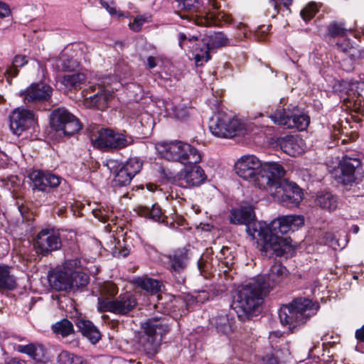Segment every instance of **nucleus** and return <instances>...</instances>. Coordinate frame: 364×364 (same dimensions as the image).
Returning <instances> with one entry per match:
<instances>
[{"label": "nucleus", "instance_id": "20e7f679", "mask_svg": "<svg viewBox=\"0 0 364 364\" xmlns=\"http://www.w3.org/2000/svg\"><path fill=\"white\" fill-rule=\"evenodd\" d=\"M142 328L139 349L152 358L159 353L163 336L170 331V326L165 317H152L144 322Z\"/></svg>", "mask_w": 364, "mask_h": 364}, {"label": "nucleus", "instance_id": "393cba45", "mask_svg": "<svg viewBox=\"0 0 364 364\" xmlns=\"http://www.w3.org/2000/svg\"><path fill=\"white\" fill-rule=\"evenodd\" d=\"M191 21L197 26L210 27L218 26L222 21H228V17L223 13L215 14L204 11L191 14Z\"/></svg>", "mask_w": 364, "mask_h": 364}, {"label": "nucleus", "instance_id": "79ce46f5", "mask_svg": "<svg viewBox=\"0 0 364 364\" xmlns=\"http://www.w3.org/2000/svg\"><path fill=\"white\" fill-rule=\"evenodd\" d=\"M346 33V23L343 21H333L327 26V33L330 38L343 37Z\"/></svg>", "mask_w": 364, "mask_h": 364}, {"label": "nucleus", "instance_id": "49530a36", "mask_svg": "<svg viewBox=\"0 0 364 364\" xmlns=\"http://www.w3.org/2000/svg\"><path fill=\"white\" fill-rule=\"evenodd\" d=\"M318 12V8L314 2L308 4L300 12L301 16L304 21L308 22L312 19Z\"/></svg>", "mask_w": 364, "mask_h": 364}, {"label": "nucleus", "instance_id": "412c9836", "mask_svg": "<svg viewBox=\"0 0 364 364\" xmlns=\"http://www.w3.org/2000/svg\"><path fill=\"white\" fill-rule=\"evenodd\" d=\"M34 121L35 114L33 111L17 108L9 116L10 129L14 134L21 135L33 125Z\"/></svg>", "mask_w": 364, "mask_h": 364}, {"label": "nucleus", "instance_id": "13d9d810", "mask_svg": "<svg viewBox=\"0 0 364 364\" xmlns=\"http://www.w3.org/2000/svg\"><path fill=\"white\" fill-rule=\"evenodd\" d=\"M11 14L9 6L2 1H0V18H4L9 16Z\"/></svg>", "mask_w": 364, "mask_h": 364}, {"label": "nucleus", "instance_id": "338daca9", "mask_svg": "<svg viewBox=\"0 0 364 364\" xmlns=\"http://www.w3.org/2000/svg\"><path fill=\"white\" fill-rule=\"evenodd\" d=\"M197 264H198V269L200 270V272H202L203 271V267H204V265H205V262L203 261L202 257H200L198 259V261L197 262Z\"/></svg>", "mask_w": 364, "mask_h": 364}, {"label": "nucleus", "instance_id": "e433bc0d", "mask_svg": "<svg viewBox=\"0 0 364 364\" xmlns=\"http://www.w3.org/2000/svg\"><path fill=\"white\" fill-rule=\"evenodd\" d=\"M78 63L67 54H61L55 61V66L59 71L72 72L77 67Z\"/></svg>", "mask_w": 364, "mask_h": 364}, {"label": "nucleus", "instance_id": "9b49d317", "mask_svg": "<svg viewBox=\"0 0 364 364\" xmlns=\"http://www.w3.org/2000/svg\"><path fill=\"white\" fill-rule=\"evenodd\" d=\"M242 124L223 111L214 113L209 121L211 133L218 137H232L241 129Z\"/></svg>", "mask_w": 364, "mask_h": 364}, {"label": "nucleus", "instance_id": "a18cd8bd", "mask_svg": "<svg viewBox=\"0 0 364 364\" xmlns=\"http://www.w3.org/2000/svg\"><path fill=\"white\" fill-rule=\"evenodd\" d=\"M58 361L60 364H85L81 356L63 350L58 355Z\"/></svg>", "mask_w": 364, "mask_h": 364}, {"label": "nucleus", "instance_id": "f704fd0d", "mask_svg": "<svg viewBox=\"0 0 364 364\" xmlns=\"http://www.w3.org/2000/svg\"><path fill=\"white\" fill-rule=\"evenodd\" d=\"M28 63V57L25 55H16L14 57L11 64L7 67L9 73L8 82L11 83V79L16 77L19 73V68Z\"/></svg>", "mask_w": 364, "mask_h": 364}, {"label": "nucleus", "instance_id": "c03bdc74", "mask_svg": "<svg viewBox=\"0 0 364 364\" xmlns=\"http://www.w3.org/2000/svg\"><path fill=\"white\" fill-rule=\"evenodd\" d=\"M337 48L338 50H342L346 56L344 58H348L349 61H352L353 64L355 65V63L360 58V52L359 50L350 47L348 45H342L340 43H336Z\"/></svg>", "mask_w": 364, "mask_h": 364}, {"label": "nucleus", "instance_id": "3c124183", "mask_svg": "<svg viewBox=\"0 0 364 364\" xmlns=\"http://www.w3.org/2000/svg\"><path fill=\"white\" fill-rule=\"evenodd\" d=\"M100 4L112 16H117L119 18L125 17V15L122 11L117 10L115 6L109 4L107 1L100 0Z\"/></svg>", "mask_w": 364, "mask_h": 364}, {"label": "nucleus", "instance_id": "e2e57ef3", "mask_svg": "<svg viewBox=\"0 0 364 364\" xmlns=\"http://www.w3.org/2000/svg\"><path fill=\"white\" fill-rule=\"evenodd\" d=\"M157 65L156 58L154 56L147 58V66L149 69H153Z\"/></svg>", "mask_w": 364, "mask_h": 364}, {"label": "nucleus", "instance_id": "69168bd1", "mask_svg": "<svg viewBox=\"0 0 364 364\" xmlns=\"http://www.w3.org/2000/svg\"><path fill=\"white\" fill-rule=\"evenodd\" d=\"M4 77H6L8 80L9 73H7V68L4 70V68L0 67V82L3 81Z\"/></svg>", "mask_w": 364, "mask_h": 364}, {"label": "nucleus", "instance_id": "4c0bfd02", "mask_svg": "<svg viewBox=\"0 0 364 364\" xmlns=\"http://www.w3.org/2000/svg\"><path fill=\"white\" fill-rule=\"evenodd\" d=\"M211 324L217 332L221 334H228L232 330L229 318L226 314L218 315L213 318Z\"/></svg>", "mask_w": 364, "mask_h": 364}, {"label": "nucleus", "instance_id": "473e14b6", "mask_svg": "<svg viewBox=\"0 0 364 364\" xmlns=\"http://www.w3.org/2000/svg\"><path fill=\"white\" fill-rule=\"evenodd\" d=\"M51 330L55 334L60 335L63 338L75 333L73 323L68 318H62L60 321L53 324Z\"/></svg>", "mask_w": 364, "mask_h": 364}, {"label": "nucleus", "instance_id": "0eeeda50", "mask_svg": "<svg viewBox=\"0 0 364 364\" xmlns=\"http://www.w3.org/2000/svg\"><path fill=\"white\" fill-rule=\"evenodd\" d=\"M142 165V161L138 158H130L125 163L113 159L107 162L108 168L114 174V186L119 187L129 185L132 178L141 171Z\"/></svg>", "mask_w": 364, "mask_h": 364}, {"label": "nucleus", "instance_id": "f03ea898", "mask_svg": "<svg viewBox=\"0 0 364 364\" xmlns=\"http://www.w3.org/2000/svg\"><path fill=\"white\" fill-rule=\"evenodd\" d=\"M255 278L239 287L233 296L232 308L241 321L250 320L263 303L268 294Z\"/></svg>", "mask_w": 364, "mask_h": 364}, {"label": "nucleus", "instance_id": "58836bf2", "mask_svg": "<svg viewBox=\"0 0 364 364\" xmlns=\"http://www.w3.org/2000/svg\"><path fill=\"white\" fill-rule=\"evenodd\" d=\"M16 286V281L10 274L9 267L6 265H0V289L12 290Z\"/></svg>", "mask_w": 364, "mask_h": 364}, {"label": "nucleus", "instance_id": "de8ad7c7", "mask_svg": "<svg viewBox=\"0 0 364 364\" xmlns=\"http://www.w3.org/2000/svg\"><path fill=\"white\" fill-rule=\"evenodd\" d=\"M269 3L274 9V13L272 16L274 17L279 13L282 7L289 10V6L292 4L293 0H269Z\"/></svg>", "mask_w": 364, "mask_h": 364}, {"label": "nucleus", "instance_id": "dca6fc26", "mask_svg": "<svg viewBox=\"0 0 364 364\" xmlns=\"http://www.w3.org/2000/svg\"><path fill=\"white\" fill-rule=\"evenodd\" d=\"M284 174L285 171L282 165L275 162L263 164L262 173L258 178L257 186L270 194L282 182L287 181L284 178Z\"/></svg>", "mask_w": 364, "mask_h": 364}, {"label": "nucleus", "instance_id": "09e8293b", "mask_svg": "<svg viewBox=\"0 0 364 364\" xmlns=\"http://www.w3.org/2000/svg\"><path fill=\"white\" fill-rule=\"evenodd\" d=\"M196 41H198V37L196 36H190L188 37L186 34L183 33H180L178 34V46L181 49H185L186 47H193L192 43Z\"/></svg>", "mask_w": 364, "mask_h": 364}, {"label": "nucleus", "instance_id": "4d7b16f0", "mask_svg": "<svg viewBox=\"0 0 364 364\" xmlns=\"http://www.w3.org/2000/svg\"><path fill=\"white\" fill-rule=\"evenodd\" d=\"M228 252H229V248L228 247H223L219 253V255L218 256L219 259H220L222 262L225 264L227 267L232 264V262L230 261H228L227 258L225 257Z\"/></svg>", "mask_w": 364, "mask_h": 364}, {"label": "nucleus", "instance_id": "680f3d73", "mask_svg": "<svg viewBox=\"0 0 364 364\" xmlns=\"http://www.w3.org/2000/svg\"><path fill=\"white\" fill-rule=\"evenodd\" d=\"M355 336L359 343H364V325L355 331Z\"/></svg>", "mask_w": 364, "mask_h": 364}, {"label": "nucleus", "instance_id": "7ed1b4c3", "mask_svg": "<svg viewBox=\"0 0 364 364\" xmlns=\"http://www.w3.org/2000/svg\"><path fill=\"white\" fill-rule=\"evenodd\" d=\"M319 308L318 302L307 298L298 297L280 308L279 317L282 325L287 326L289 328H293L305 323L316 314Z\"/></svg>", "mask_w": 364, "mask_h": 364}, {"label": "nucleus", "instance_id": "5701e85b", "mask_svg": "<svg viewBox=\"0 0 364 364\" xmlns=\"http://www.w3.org/2000/svg\"><path fill=\"white\" fill-rule=\"evenodd\" d=\"M18 353L27 355L36 364H46L51 361L52 357L46 347L39 343L17 345L15 348Z\"/></svg>", "mask_w": 364, "mask_h": 364}, {"label": "nucleus", "instance_id": "052dcab7", "mask_svg": "<svg viewBox=\"0 0 364 364\" xmlns=\"http://www.w3.org/2000/svg\"><path fill=\"white\" fill-rule=\"evenodd\" d=\"M264 361L266 364H279V359L272 353L266 355Z\"/></svg>", "mask_w": 364, "mask_h": 364}, {"label": "nucleus", "instance_id": "603ef678", "mask_svg": "<svg viewBox=\"0 0 364 364\" xmlns=\"http://www.w3.org/2000/svg\"><path fill=\"white\" fill-rule=\"evenodd\" d=\"M146 22H147L146 17L141 15L136 16L133 22L129 23V28L134 32H139Z\"/></svg>", "mask_w": 364, "mask_h": 364}, {"label": "nucleus", "instance_id": "c756f323", "mask_svg": "<svg viewBox=\"0 0 364 364\" xmlns=\"http://www.w3.org/2000/svg\"><path fill=\"white\" fill-rule=\"evenodd\" d=\"M212 49L206 43V40L203 38L201 41L196 42L193 45V54L196 65L202 66L205 63L208 62L210 58V51Z\"/></svg>", "mask_w": 364, "mask_h": 364}, {"label": "nucleus", "instance_id": "ea45409f", "mask_svg": "<svg viewBox=\"0 0 364 364\" xmlns=\"http://www.w3.org/2000/svg\"><path fill=\"white\" fill-rule=\"evenodd\" d=\"M111 97L112 95L108 91L100 89L96 94L89 97V99L92 106L99 109H104L107 107Z\"/></svg>", "mask_w": 364, "mask_h": 364}, {"label": "nucleus", "instance_id": "c85d7f7f", "mask_svg": "<svg viewBox=\"0 0 364 364\" xmlns=\"http://www.w3.org/2000/svg\"><path fill=\"white\" fill-rule=\"evenodd\" d=\"M304 141L296 136L287 135L280 141L281 149L289 156H296L302 153Z\"/></svg>", "mask_w": 364, "mask_h": 364}, {"label": "nucleus", "instance_id": "1a4fd4ad", "mask_svg": "<svg viewBox=\"0 0 364 364\" xmlns=\"http://www.w3.org/2000/svg\"><path fill=\"white\" fill-rule=\"evenodd\" d=\"M50 126L59 136H70L82 127L80 120L64 108L54 109L50 115Z\"/></svg>", "mask_w": 364, "mask_h": 364}, {"label": "nucleus", "instance_id": "f3484780", "mask_svg": "<svg viewBox=\"0 0 364 364\" xmlns=\"http://www.w3.org/2000/svg\"><path fill=\"white\" fill-rule=\"evenodd\" d=\"M53 91L50 85L41 82L32 83L26 90L21 91L20 96L26 104L40 105L39 109L47 110L48 107L46 102L50 100Z\"/></svg>", "mask_w": 364, "mask_h": 364}, {"label": "nucleus", "instance_id": "bb28decb", "mask_svg": "<svg viewBox=\"0 0 364 364\" xmlns=\"http://www.w3.org/2000/svg\"><path fill=\"white\" fill-rule=\"evenodd\" d=\"M48 282L50 287L56 291L72 290V277L66 272L60 270L49 274Z\"/></svg>", "mask_w": 364, "mask_h": 364}, {"label": "nucleus", "instance_id": "aec40b11", "mask_svg": "<svg viewBox=\"0 0 364 364\" xmlns=\"http://www.w3.org/2000/svg\"><path fill=\"white\" fill-rule=\"evenodd\" d=\"M32 182L33 190L48 192L50 188H57L61 181V178L51 172L42 170H34L28 175Z\"/></svg>", "mask_w": 364, "mask_h": 364}, {"label": "nucleus", "instance_id": "0e129e2a", "mask_svg": "<svg viewBox=\"0 0 364 364\" xmlns=\"http://www.w3.org/2000/svg\"><path fill=\"white\" fill-rule=\"evenodd\" d=\"M358 82H348V81H343L342 82V84L341 85L344 87V88H346L348 90H349V91H352L353 90V86H355L357 87L356 85H358Z\"/></svg>", "mask_w": 364, "mask_h": 364}, {"label": "nucleus", "instance_id": "6e6552de", "mask_svg": "<svg viewBox=\"0 0 364 364\" xmlns=\"http://www.w3.org/2000/svg\"><path fill=\"white\" fill-rule=\"evenodd\" d=\"M136 305L137 300L135 295L130 291H126L112 300L99 297L97 309L100 313L110 312L119 316H126L132 311Z\"/></svg>", "mask_w": 364, "mask_h": 364}, {"label": "nucleus", "instance_id": "864d4df0", "mask_svg": "<svg viewBox=\"0 0 364 364\" xmlns=\"http://www.w3.org/2000/svg\"><path fill=\"white\" fill-rule=\"evenodd\" d=\"M103 290L105 294L110 297L115 296L118 293V287L115 284L113 283L105 284Z\"/></svg>", "mask_w": 364, "mask_h": 364}, {"label": "nucleus", "instance_id": "bf43d9fd", "mask_svg": "<svg viewBox=\"0 0 364 364\" xmlns=\"http://www.w3.org/2000/svg\"><path fill=\"white\" fill-rule=\"evenodd\" d=\"M220 105L221 102L217 97L209 100V106L213 110L214 113L221 111Z\"/></svg>", "mask_w": 364, "mask_h": 364}, {"label": "nucleus", "instance_id": "c9c22d12", "mask_svg": "<svg viewBox=\"0 0 364 364\" xmlns=\"http://www.w3.org/2000/svg\"><path fill=\"white\" fill-rule=\"evenodd\" d=\"M85 75L81 73L64 75L62 83L70 90H79L85 82Z\"/></svg>", "mask_w": 364, "mask_h": 364}, {"label": "nucleus", "instance_id": "5fc2aeb1", "mask_svg": "<svg viewBox=\"0 0 364 364\" xmlns=\"http://www.w3.org/2000/svg\"><path fill=\"white\" fill-rule=\"evenodd\" d=\"M178 3V8L181 10H190L196 3V0H175Z\"/></svg>", "mask_w": 364, "mask_h": 364}, {"label": "nucleus", "instance_id": "f257e3e1", "mask_svg": "<svg viewBox=\"0 0 364 364\" xmlns=\"http://www.w3.org/2000/svg\"><path fill=\"white\" fill-rule=\"evenodd\" d=\"M304 224V217L297 215H284L272 220L267 229L259 231V235L263 240L262 254L268 258L274 256L288 257L293 251L291 239L279 236V234L285 235L291 230L294 232Z\"/></svg>", "mask_w": 364, "mask_h": 364}, {"label": "nucleus", "instance_id": "72a5a7b5", "mask_svg": "<svg viewBox=\"0 0 364 364\" xmlns=\"http://www.w3.org/2000/svg\"><path fill=\"white\" fill-rule=\"evenodd\" d=\"M134 283L137 287L151 294H157L159 292L163 286L160 281L147 277H138L135 279Z\"/></svg>", "mask_w": 364, "mask_h": 364}, {"label": "nucleus", "instance_id": "b1692460", "mask_svg": "<svg viewBox=\"0 0 364 364\" xmlns=\"http://www.w3.org/2000/svg\"><path fill=\"white\" fill-rule=\"evenodd\" d=\"M256 219L254 208L251 205L242 206L239 208H233L230 211V222L235 225H245L247 230L250 235H254L250 232V225L255 223Z\"/></svg>", "mask_w": 364, "mask_h": 364}, {"label": "nucleus", "instance_id": "2f4dec72", "mask_svg": "<svg viewBox=\"0 0 364 364\" xmlns=\"http://www.w3.org/2000/svg\"><path fill=\"white\" fill-rule=\"evenodd\" d=\"M164 107L169 115L178 120H186L190 115L189 109L191 107L183 104L174 105L171 102H166Z\"/></svg>", "mask_w": 364, "mask_h": 364}, {"label": "nucleus", "instance_id": "7c9ffc66", "mask_svg": "<svg viewBox=\"0 0 364 364\" xmlns=\"http://www.w3.org/2000/svg\"><path fill=\"white\" fill-rule=\"evenodd\" d=\"M136 211L139 216L151 219L153 221L159 223L165 222L166 217L162 213L160 205L157 203L153 204L151 208L146 206H138Z\"/></svg>", "mask_w": 364, "mask_h": 364}, {"label": "nucleus", "instance_id": "8fccbe9b", "mask_svg": "<svg viewBox=\"0 0 364 364\" xmlns=\"http://www.w3.org/2000/svg\"><path fill=\"white\" fill-rule=\"evenodd\" d=\"M158 172L160 174V176L163 179H166L168 181H170L173 183H176L178 185V174L175 175V173L171 171V170L166 168L163 166H160L158 169Z\"/></svg>", "mask_w": 364, "mask_h": 364}, {"label": "nucleus", "instance_id": "a211bd4d", "mask_svg": "<svg viewBox=\"0 0 364 364\" xmlns=\"http://www.w3.org/2000/svg\"><path fill=\"white\" fill-rule=\"evenodd\" d=\"M262 162L255 155H245L235 164L237 176L245 180H253L257 186L258 178L262 173Z\"/></svg>", "mask_w": 364, "mask_h": 364}, {"label": "nucleus", "instance_id": "37998d69", "mask_svg": "<svg viewBox=\"0 0 364 364\" xmlns=\"http://www.w3.org/2000/svg\"><path fill=\"white\" fill-rule=\"evenodd\" d=\"M72 277V290L85 287L90 281L87 274L82 272H73L70 274Z\"/></svg>", "mask_w": 364, "mask_h": 364}, {"label": "nucleus", "instance_id": "423d86ee", "mask_svg": "<svg viewBox=\"0 0 364 364\" xmlns=\"http://www.w3.org/2000/svg\"><path fill=\"white\" fill-rule=\"evenodd\" d=\"M274 123L283 125L289 129L305 130L309 123L310 117L298 106L289 105L287 108L278 109L269 116Z\"/></svg>", "mask_w": 364, "mask_h": 364}, {"label": "nucleus", "instance_id": "6e6d98bb", "mask_svg": "<svg viewBox=\"0 0 364 364\" xmlns=\"http://www.w3.org/2000/svg\"><path fill=\"white\" fill-rule=\"evenodd\" d=\"M341 68L346 72L350 73L355 68V65L353 64L352 61H349L348 58H343L341 61Z\"/></svg>", "mask_w": 364, "mask_h": 364}, {"label": "nucleus", "instance_id": "6ab92c4d", "mask_svg": "<svg viewBox=\"0 0 364 364\" xmlns=\"http://www.w3.org/2000/svg\"><path fill=\"white\" fill-rule=\"evenodd\" d=\"M178 173V185L182 187H198L204 183L207 176L198 164H187Z\"/></svg>", "mask_w": 364, "mask_h": 364}, {"label": "nucleus", "instance_id": "cd10ccee", "mask_svg": "<svg viewBox=\"0 0 364 364\" xmlns=\"http://www.w3.org/2000/svg\"><path fill=\"white\" fill-rule=\"evenodd\" d=\"M315 203L320 208L331 213L336 210L338 198L331 191H320L316 193Z\"/></svg>", "mask_w": 364, "mask_h": 364}, {"label": "nucleus", "instance_id": "a878e982", "mask_svg": "<svg viewBox=\"0 0 364 364\" xmlns=\"http://www.w3.org/2000/svg\"><path fill=\"white\" fill-rule=\"evenodd\" d=\"M75 324L82 335L91 343L95 344L100 340L101 333L91 321L79 317L75 320Z\"/></svg>", "mask_w": 364, "mask_h": 364}, {"label": "nucleus", "instance_id": "a19ab883", "mask_svg": "<svg viewBox=\"0 0 364 364\" xmlns=\"http://www.w3.org/2000/svg\"><path fill=\"white\" fill-rule=\"evenodd\" d=\"M204 39L212 50L225 46L228 43L227 36L223 32H215Z\"/></svg>", "mask_w": 364, "mask_h": 364}, {"label": "nucleus", "instance_id": "4be33fe9", "mask_svg": "<svg viewBox=\"0 0 364 364\" xmlns=\"http://www.w3.org/2000/svg\"><path fill=\"white\" fill-rule=\"evenodd\" d=\"M289 271L281 263L274 264L269 269L268 274L259 275L255 277L262 287H266L268 294L270 290L282 282L288 275Z\"/></svg>", "mask_w": 364, "mask_h": 364}, {"label": "nucleus", "instance_id": "774afa93", "mask_svg": "<svg viewBox=\"0 0 364 364\" xmlns=\"http://www.w3.org/2000/svg\"><path fill=\"white\" fill-rule=\"evenodd\" d=\"M8 364H22V363L16 359V358H14V359H11V360L9 361Z\"/></svg>", "mask_w": 364, "mask_h": 364}, {"label": "nucleus", "instance_id": "4468645a", "mask_svg": "<svg viewBox=\"0 0 364 364\" xmlns=\"http://www.w3.org/2000/svg\"><path fill=\"white\" fill-rule=\"evenodd\" d=\"M272 197L283 206L297 207L303 200L302 189L294 182L287 180L274 189Z\"/></svg>", "mask_w": 364, "mask_h": 364}, {"label": "nucleus", "instance_id": "39448f33", "mask_svg": "<svg viewBox=\"0 0 364 364\" xmlns=\"http://www.w3.org/2000/svg\"><path fill=\"white\" fill-rule=\"evenodd\" d=\"M158 151L167 161L181 164H199L202 156L200 151L192 145L181 141L164 142L159 145Z\"/></svg>", "mask_w": 364, "mask_h": 364}, {"label": "nucleus", "instance_id": "ddd939ff", "mask_svg": "<svg viewBox=\"0 0 364 364\" xmlns=\"http://www.w3.org/2000/svg\"><path fill=\"white\" fill-rule=\"evenodd\" d=\"M33 245L36 253L42 257L60 250L62 241L59 230L53 227L43 228L36 235Z\"/></svg>", "mask_w": 364, "mask_h": 364}, {"label": "nucleus", "instance_id": "f8f14e48", "mask_svg": "<svg viewBox=\"0 0 364 364\" xmlns=\"http://www.w3.org/2000/svg\"><path fill=\"white\" fill-rule=\"evenodd\" d=\"M336 176L337 180L343 185L353 186L361 181L363 167L359 158L344 156L340 161Z\"/></svg>", "mask_w": 364, "mask_h": 364}, {"label": "nucleus", "instance_id": "9d476101", "mask_svg": "<svg viewBox=\"0 0 364 364\" xmlns=\"http://www.w3.org/2000/svg\"><path fill=\"white\" fill-rule=\"evenodd\" d=\"M133 140L110 128H102L94 140V145L103 151H116L132 144Z\"/></svg>", "mask_w": 364, "mask_h": 364}, {"label": "nucleus", "instance_id": "2eb2a0df", "mask_svg": "<svg viewBox=\"0 0 364 364\" xmlns=\"http://www.w3.org/2000/svg\"><path fill=\"white\" fill-rule=\"evenodd\" d=\"M164 257L166 259L167 269L178 284L183 283L184 272L190 261L189 250L186 247H178L165 255Z\"/></svg>", "mask_w": 364, "mask_h": 364}]
</instances>
